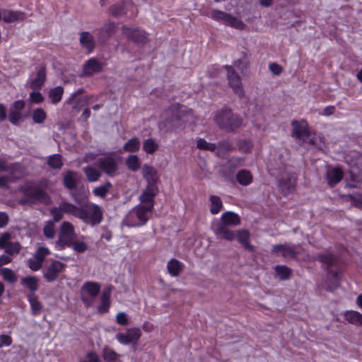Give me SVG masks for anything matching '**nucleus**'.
Returning a JSON list of instances; mask_svg holds the SVG:
<instances>
[{
  "label": "nucleus",
  "mask_w": 362,
  "mask_h": 362,
  "mask_svg": "<svg viewBox=\"0 0 362 362\" xmlns=\"http://www.w3.org/2000/svg\"><path fill=\"white\" fill-rule=\"evenodd\" d=\"M240 223V218L237 214L226 211L221 215L220 223L216 221L212 222L211 228L217 237L232 241L235 238V233L227 226H235Z\"/></svg>",
  "instance_id": "obj_1"
},
{
  "label": "nucleus",
  "mask_w": 362,
  "mask_h": 362,
  "mask_svg": "<svg viewBox=\"0 0 362 362\" xmlns=\"http://www.w3.org/2000/svg\"><path fill=\"white\" fill-rule=\"evenodd\" d=\"M152 206L139 204L134 207L123 219V225L127 227L144 226L149 219L152 213Z\"/></svg>",
  "instance_id": "obj_2"
},
{
  "label": "nucleus",
  "mask_w": 362,
  "mask_h": 362,
  "mask_svg": "<svg viewBox=\"0 0 362 362\" xmlns=\"http://www.w3.org/2000/svg\"><path fill=\"white\" fill-rule=\"evenodd\" d=\"M165 117L172 127H186L194 123V117L191 112H185L182 107L177 105L165 112Z\"/></svg>",
  "instance_id": "obj_3"
},
{
  "label": "nucleus",
  "mask_w": 362,
  "mask_h": 362,
  "mask_svg": "<svg viewBox=\"0 0 362 362\" xmlns=\"http://www.w3.org/2000/svg\"><path fill=\"white\" fill-rule=\"evenodd\" d=\"M214 119L219 127L230 130L238 128L242 124L240 118L236 115H233L228 110L217 112Z\"/></svg>",
  "instance_id": "obj_4"
},
{
  "label": "nucleus",
  "mask_w": 362,
  "mask_h": 362,
  "mask_svg": "<svg viewBox=\"0 0 362 362\" xmlns=\"http://www.w3.org/2000/svg\"><path fill=\"white\" fill-rule=\"evenodd\" d=\"M80 219L86 223L97 225L103 219V211L98 205L88 204L81 207Z\"/></svg>",
  "instance_id": "obj_5"
},
{
  "label": "nucleus",
  "mask_w": 362,
  "mask_h": 362,
  "mask_svg": "<svg viewBox=\"0 0 362 362\" xmlns=\"http://www.w3.org/2000/svg\"><path fill=\"white\" fill-rule=\"evenodd\" d=\"M76 238L74 227L69 222L65 221L61 226L59 239L56 243V248L62 250L65 245L70 246L76 240Z\"/></svg>",
  "instance_id": "obj_6"
},
{
  "label": "nucleus",
  "mask_w": 362,
  "mask_h": 362,
  "mask_svg": "<svg viewBox=\"0 0 362 362\" xmlns=\"http://www.w3.org/2000/svg\"><path fill=\"white\" fill-rule=\"evenodd\" d=\"M141 330L139 327H131L124 332H119L115 334V339L122 345L135 346L141 337Z\"/></svg>",
  "instance_id": "obj_7"
},
{
  "label": "nucleus",
  "mask_w": 362,
  "mask_h": 362,
  "mask_svg": "<svg viewBox=\"0 0 362 362\" xmlns=\"http://www.w3.org/2000/svg\"><path fill=\"white\" fill-rule=\"evenodd\" d=\"M5 171L9 173V176H0V187H5L9 180L19 178L23 173L18 165H8L0 158V172Z\"/></svg>",
  "instance_id": "obj_8"
},
{
  "label": "nucleus",
  "mask_w": 362,
  "mask_h": 362,
  "mask_svg": "<svg viewBox=\"0 0 362 362\" xmlns=\"http://www.w3.org/2000/svg\"><path fill=\"white\" fill-rule=\"evenodd\" d=\"M98 165L107 175L113 176L117 170V160L112 155H105L98 159Z\"/></svg>",
  "instance_id": "obj_9"
},
{
  "label": "nucleus",
  "mask_w": 362,
  "mask_h": 362,
  "mask_svg": "<svg viewBox=\"0 0 362 362\" xmlns=\"http://www.w3.org/2000/svg\"><path fill=\"white\" fill-rule=\"evenodd\" d=\"M66 265L57 260L52 261L42 272L43 277L48 282L55 281L59 274L62 272Z\"/></svg>",
  "instance_id": "obj_10"
},
{
  "label": "nucleus",
  "mask_w": 362,
  "mask_h": 362,
  "mask_svg": "<svg viewBox=\"0 0 362 362\" xmlns=\"http://www.w3.org/2000/svg\"><path fill=\"white\" fill-rule=\"evenodd\" d=\"M224 72L227 74L229 86L233 90L234 93L239 97L243 95V89L240 77L235 73L234 70L229 66L223 68Z\"/></svg>",
  "instance_id": "obj_11"
},
{
  "label": "nucleus",
  "mask_w": 362,
  "mask_h": 362,
  "mask_svg": "<svg viewBox=\"0 0 362 362\" xmlns=\"http://www.w3.org/2000/svg\"><path fill=\"white\" fill-rule=\"evenodd\" d=\"M25 107V103L22 100L15 101L10 107L8 119L14 125H19L23 121L22 110Z\"/></svg>",
  "instance_id": "obj_12"
},
{
  "label": "nucleus",
  "mask_w": 362,
  "mask_h": 362,
  "mask_svg": "<svg viewBox=\"0 0 362 362\" xmlns=\"http://www.w3.org/2000/svg\"><path fill=\"white\" fill-rule=\"evenodd\" d=\"M25 194L28 197L26 202H35L40 201L47 204L48 198L46 194L40 189L35 186H30L25 189Z\"/></svg>",
  "instance_id": "obj_13"
},
{
  "label": "nucleus",
  "mask_w": 362,
  "mask_h": 362,
  "mask_svg": "<svg viewBox=\"0 0 362 362\" xmlns=\"http://www.w3.org/2000/svg\"><path fill=\"white\" fill-rule=\"evenodd\" d=\"M158 192V187L156 185L150 184L146 186L141 194L139 196L140 204L144 206H152L153 209V199Z\"/></svg>",
  "instance_id": "obj_14"
},
{
  "label": "nucleus",
  "mask_w": 362,
  "mask_h": 362,
  "mask_svg": "<svg viewBox=\"0 0 362 362\" xmlns=\"http://www.w3.org/2000/svg\"><path fill=\"white\" fill-rule=\"evenodd\" d=\"M122 33L128 38L136 42L142 43L147 39L146 33L144 31L136 28L124 26L122 28Z\"/></svg>",
  "instance_id": "obj_15"
},
{
  "label": "nucleus",
  "mask_w": 362,
  "mask_h": 362,
  "mask_svg": "<svg viewBox=\"0 0 362 362\" xmlns=\"http://www.w3.org/2000/svg\"><path fill=\"white\" fill-rule=\"evenodd\" d=\"M293 134L298 139L304 140L309 136V125L303 120L292 122Z\"/></svg>",
  "instance_id": "obj_16"
},
{
  "label": "nucleus",
  "mask_w": 362,
  "mask_h": 362,
  "mask_svg": "<svg viewBox=\"0 0 362 362\" xmlns=\"http://www.w3.org/2000/svg\"><path fill=\"white\" fill-rule=\"evenodd\" d=\"M343 171L338 167L330 168L327 170L326 180L329 186L333 187L339 182L343 177Z\"/></svg>",
  "instance_id": "obj_17"
},
{
  "label": "nucleus",
  "mask_w": 362,
  "mask_h": 362,
  "mask_svg": "<svg viewBox=\"0 0 362 362\" xmlns=\"http://www.w3.org/2000/svg\"><path fill=\"white\" fill-rule=\"evenodd\" d=\"M46 79V72L45 68H40L36 74L31 78L28 82L29 87L33 90H39L44 85Z\"/></svg>",
  "instance_id": "obj_18"
},
{
  "label": "nucleus",
  "mask_w": 362,
  "mask_h": 362,
  "mask_svg": "<svg viewBox=\"0 0 362 362\" xmlns=\"http://www.w3.org/2000/svg\"><path fill=\"white\" fill-rule=\"evenodd\" d=\"M143 177L148 182V185H156L158 180L157 170L152 166L145 164L141 169Z\"/></svg>",
  "instance_id": "obj_19"
},
{
  "label": "nucleus",
  "mask_w": 362,
  "mask_h": 362,
  "mask_svg": "<svg viewBox=\"0 0 362 362\" xmlns=\"http://www.w3.org/2000/svg\"><path fill=\"white\" fill-rule=\"evenodd\" d=\"M100 290V286L95 282L88 281L83 284L81 288L83 295L87 294L92 298L98 296Z\"/></svg>",
  "instance_id": "obj_20"
},
{
  "label": "nucleus",
  "mask_w": 362,
  "mask_h": 362,
  "mask_svg": "<svg viewBox=\"0 0 362 362\" xmlns=\"http://www.w3.org/2000/svg\"><path fill=\"white\" fill-rule=\"evenodd\" d=\"M344 319L350 324L362 327V314L355 310H346L344 313Z\"/></svg>",
  "instance_id": "obj_21"
},
{
  "label": "nucleus",
  "mask_w": 362,
  "mask_h": 362,
  "mask_svg": "<svg viewBox=\"0 0 362 362\" xmlns=\"http://www.w3.org/2000/svg\"><path fill=\"white\" fill-rule=\"evenodd\" d=\"M102 69L101 64L95 59L92 58L86 62L83 67V72L86 75H93Z\"/></svg>",
  "instance_id": "obj_22"
},
{
  "label": "nucleus",
  "mask_w": 362,
  "mask_h": 362,
  "mask_svg": "<svg viewBox=\"0 0 362 362\" xmlns=\"http://www.w3.org/2000/svg\"><path fill=\"white\" fill-rule=\"evenodd\" d=\"M80 43L81 46L90 52L95 46L93 36L88 32H83L80 35Z\"/></svg>",
  "instance_id": "obj_23"
},
{
  "label": "nucleus",
  "mask_w": 362,
  "mask_h": 362,
  "mask_svg": "<svg viewBox=\"0 0 362 362\" xmlns=\"http://www.w3.org/2000/svg\"><path fill=\"white\" fill-rule=\"evenodd\" d=\"M110 291H104L100 297V303L98 307L100 313H105L109 310L110 305Z\"/></svg>",
  "instance_id": "obj_24"
},
{
  "label": "nucleus",
  "mask_w": 362,
  "mask_h": 362,
  "mask_svg": "<svg viewBox=\"0 0 362 362\" xmlns=\"http://www.w3.org/2000/svg\"><path fill=\"white\" fill-rule=\"evenodd\" d=\"M102 354L105 362H121L120 355L108 346L103 348Z\"/></svg>",
  "instance_id": "obj_25"
},
{
  "label": "nucleus",
  "mask_w": 362,
  "mask_h": 362,
  "mask_svg": "<svg viewBox=\"0 0 362 362\" xmlns=\"http://www.w3.org/2000/svg\"><path fill=\"white\" fill-rule=\"evenodd\" d=\"M79 180L78 175L73 171H68L64 174V183L69 189H74Z\"/></svg>",
  "instance_id": "obj_26"
},
{
  "label": "nucleus",
  "mask_w": 362,
  "mask_h": 362,
  "mask_svg": "<svg viewBox=\"0 0 362 362\" xmlns=\"http://www.w3.org/2000/svg\"><path fill=\"white\" fill-rule=\"evenodd\" d=\"M167 268L171 276H177L182 269V264L175 259H172L168 262Z\"/></svg>",
  "instance_id": "obj_27"
},
{
  "label": "nucleus",
  "mask_w": 362,
  "mask_h": 362,
  "mask_svg": "<svg viewBox=\"0 0 362 362\" xmlns=\"http://www.w3.org/2000/svg\"><path fill=\"white\" fill-rule=\"evenodd\" d=\"M236 179L240 185L244 186H247L252 182L250 172L246 170H240L236 175Z\"/></svg>",
  "instance_id": "obj_28"
},
{
  "label": "nucleus",
  "mask_w": 362,
  "mask_h": 362,
  "mask_svg": "<svg viewBox=\"0 0 362 362\" xmlns=\"http://www.w3.org/2000/svg\"><path fill=\"white\" fill-rule=\"evenodd\" d=\"M64 94V88L62 86H57L51 88L48 93V97L52 104H57L62 100Z\"/></svg>",
  "instance_id": "obj_29"
},
{
  "label": "nucleus",
  "mask_w": 362,
  "mask_h": 362,
  "mask_svg": "<svg viewBox=\"0 0 362 362\" xmlns=\"http://www.w3.org/2000/svg\"><path fill=\"white\" fill-rule=\"evenodd\" d=\"M210 212L212 214H217L223 208V203L219 197L211 195L209 198Z\"/></svg>",
  "instance_id": "obj_30"
},
{
  "label": "nucleus",
  "mask_w": 362,
  "mask_h": 362,
  "mask_svg": "<svg viewBox=\"0 0 362 362\" xmlns=\"http://www.w3.org/2000/svg\"><path fill=\"white\" fill-rule=\"evenodd\" d=\"M296 184V177L293 175H289L286 182L282 180L280 182L279 187L281 190L285 193H289L294 189Z\"/></svg>",
  "instance_id": "obj_31"
},
{
  "label": "nucleus",
  "mask_w": 362,
  "mask_h": 362,
  "mask_svg": "<svg viewBox=\"0 0 362 362\" xmlns=\"http://www.w3.org/2000/svg\"><path fill=\"white\" fill-rule=\"evenodd\" d=\"M140 141L136 137H133L128 140L123 146V150L126 152L135 153L140 148Z\"/></svg>",
  "instance_id": "obj_32"
},
{
  "label": "nucleus",
  "mask_w": 362,
  "mask_h": 362,
  "mask_svg": "<svg viewBox=\"0 0 362 362\" xmlns=\"http://www.w3.org/2000/svg\"><path fill=\"white\" fill-rule=\"evenodd\" d=\"M273 250L280 253L281 255L286 258L292 257L295 255L293 248L285 245H274L273 247Z\"/></svg>",
  "instance_id": "obj_33"
},
{
  "label": "nucleus",
  "mask_w": 362,
  "mask_h": 362,
  "mask_svg": "<svg viewBox=\"0 0 362 362\" xmlns=\"http://www.w3.org/2000/svg\"><path fill=\"white\" fill-rule=\"evenodd\" d=\"M61 209H63L64 213L71 214L80 218L81 214V208H78L66 202H63L61 204Z\"/></svg>",
  "instance_id": "obj_34"
},
{
  "label": "nucleus",
  "mask_w": 362,
  "mask_h": 362,
  "mask_svg": "<svg viewBox=\"0 0 362 362\" xmlns=\"http://www.w3.org/2000/svg\"><path fill=\"white\" fill-rule=\"evenodd\" d=\"M143 150L147 154L154 153L158 148V143L153 139H146L143 142Z\"/></svg>",
  "instance_id": "obj_35"
},
{
  "label": "nucleus",
  "mask_w": 362,
  "mask_h": 362,
  "mask_svg": "<svg viewBox=\"0 0 362 362\" xmlns=\"http://www.w3.org/2000/svg\"><path fill=\"white\" fill-rule=\"evenodd\" d=\"M21 284L31 291H35L38 288V279L35 276L23 277Z\"/></svg>",
  "instance_id": "obj_36"
},
{
  "label": "nucleus",
  "mask_w": 362,
  "mask_h": 362,
  "mask_svg": "<svg viewBox=\"0 0 362 362\" xmlns=\"http://www.w3.org/2000/svg\"><path fill=\"white\" fill-rule=\"evenodd\" d=\"M0 274L1 275L3 279L8 283L13 284L17 281V275L16 274L9 268H3L0 270Z\"/></svg>",
  "instance_id": "obj_37"
},
{
  "label": "nucleus",
  "mask_w": 362,
  "mask_h": 362,
  "mask_svg": "<svg viewBox=\"0 0 362 362\" xmlns=\"http://www.w3.org/2000/svg\"><path fill=\"white\" fill-rule=\"evenodd\" d=\"M83 171L88 180L91 182H96L100 176V173L92 166L83 168Z\"/></svg>",
  "instance_id": "obj_38"
},
{
  "label": "nucleus",
  "mask_w": 362,
  "mask_h": 362,
  "mask_svg": "<svg viewBox=\"0 0 362 362\" xmlns=\"http://www.w3.org/2000/svg\"><path fill=\"white\" fill-rule=\"evenodd\" d=\"M126 163L128 168L132 171H136L141 167L139 158L136 155H129L127 158Z\"/></svg>",
  "instance_id": "obj_39"
},
{
  "label": "nucleus",
  "mask_w": 362,
  "mask_h": 362,
  "mask_svg": "<svg viewBox=\"0 0 362 362\" xmlns=\"http://www.w3.org/2000/svg\"><path fill=\"white\" fill-rule=\"evenodd\" d=\"M249 233L246 230H239L235 234L238 242L243 245L245 247L252 249V246L249 243Z\"/></svg>",
  "instance_id": "obj_40"
},
{
  "label": "nucleus",
  "mask_w": 362,
  "mask_h": 362,
  "mask_svg": "<svg viewBox=\"0 0 362 362\" xmlns=\"http://www.w3.org/2000/svg\"><path fill=\"white\" fill-rule=\"evenodd\" d=\"M47 117V115L43 109L36 108L33 111L32 118L35 123L41 124Z\"/></svg>",
  "instance_id": "obj_41"
},
{
  "label": "nucleus",
  "mask_w": 362,
  "mask_h": 362,
  "mask_svg": "<svg viewBox=\"0 0 362 362\" xmlns=\"http://www.w3.org/2000/svg\"><path fill=\"white\" fill-rule=\"evenodd\" d=\"M28 301L30 303L33 313L34 315H38L40 313L42 305L38 301L37 297L34 295L28 296Z\"/></svg>",
  "instance_id": "obj_42"
},
{
  "label": "nucleus",
  "mask_w": 362,
  "mask_h": 362,
  "mask_svg": "<svg viewBox=\"0 0 362 362\" xmlns=\"http://www.w3.org/2000/svg\"><path fill=\"white\" fill-rule=\"evenodd\" d=\"M225 24L240 30H243L245 28V23L240 19L230 15H228Z\"/></svg>",
  "instance_id": "obj_43"
},
{
  "label": "nucleus",
  "mask_w": 362,
  "mask_h": 362,
  "mask_svg": "<svg viewBox=\"0 0 362 362\" xmlns=\"http://www.w3.org/2000/svg\"><path fill=\"white\" fill-rule=\"evenodd\" d=\"M48 165L52 168L60 169L62 166L61 156L59 154H54L49 156L48 159Z\"/></svg>",
  "instance_id": "obj_44"
},
{
  "label": "nucleus",
  "mask_w": 362,
  "mask_h": 362,
  "mask_svg": "<svg viewBox=\"0 0 362 362\" xmlns=\"http://www.w3.org/2000/svg\"><path fill=\"white\" fill-rule=\"evenodd\" d=\"M111 187V184L110 182H106L105 184L100 185L98 187H95L93 189V194L94 195L99 197H104L109 189Z\"/></svg>",
  "instance_id": "obj_45"
},
{
  "label": "nucleus",
  "mask_w": 362,
  "mask_h": 362,
  "mask_svg": "<svg viewBox=\"0 0 362 362\" xmlns=\"http://www.w3.org/2000/svg\"><path fill=\"white\" fill-rule=\"evenodd\" d=\"M197 148L202 150H209V151H216L217 149V146L214 144L208 143L204 139H199L197 142Z\"/></svg>",
  "instance_id": "obj_46"
},
{
  "label": "nucleus",
  "mask_w": 362,
  "mask_h": 362,
  "mask_svg": "<svg viewBox=\"0 0 362 362\" xmlns=\"http://www.w3.org/2000/svg\"><path fill=\"white\" fill-rule=\"evenodd\" d=\"M275 271L279 278L283 280L288 279L291 274V270L285 266H276Z\"/></svg>",
  "instance_id": "obj_47"
},
{
  "label": "nucleus",
  "mask_w": 362,
  "mask_h": 362,
  "mask_svg": "<svg viewBox=\"0 0 362 362\" xmlns=\"http://www.w3.org/2000/svg\"><path fill=\"white\" fill-rule=\"evenodd\" d=\"M228 16V14H227L225 12L218 11V10H213L211 13V17L218 21H221L224 24L226 21H227V18Z\"/></svg>",
  "instance_id": "obj_48"
},
{
  "label": "nucleus",
  "mask_w": 362,
  "mask_h": 362,
  "mask_svg": "<svg viewBox=\"0 0 362 362\" xmlns=\"http://www.w3.org/2000/svg\"><path fill=\"white\" fill-rule=\"evenodd\" d=\"M44 235L48 238H54L55 235L54 224L52 221H47L44 226Z\"/></svg>",
  "instance_id": "obj_49"
},
{
  "label": "nucleus",
  "mask_w": 362,
  "mask_h": 362,
  "mask_svg": "<svg viewBox=\"0 0 362 362\" xmlns=\"http://www.w3.org/2000/svg\"><path fill=\"white\" fill-rule=\"evenodd\" d=\"M88 100L89 98L88 96L76 97L74 102L69 104L72 105L74 109H80L81 107L88 103Z\"/></svg>",
  "instance_id": "obj_50"
},
{
  "label": "nucleus",
  "mask_w": 362,
  "mask_h": 362,
  "mask_svg": "<svg viewBox=\"0 0 362 362\" xmlns=\"http://www.w3.org/2000/svg\"><path fill=\"white\" fill-rule=\"evenodd\" d=\"M49 252H50L48 248L45 247H39L36 250L34 257L35 259H37L43 263L45 258L49 254Z\"/></svg>",
  "instance_id": "obj_51"
},
{
  "label": "nucleus",
  "mask_w": 362,
  "mask_h": 362,
  "mask_svg": "<svg viewBox=\"0 0 362 362\" xmlns=\"http://www.w3.org/2000/svg\"><path fill=\"white\" fill-rule=\"evenodd\" d=\"M79 362H100V360L95 352L89 351L80 358Z\"/></svg>",
  "instance_id": "obj_52"
},
{
  "label": "nucleus",
  "mask_w": 362,
  "mask_h": 362,
  "mask_svg": "<svg viewBox=\"0 0 362 362\" xmlns=\"http://www.w3.org/2000/svg\"><path fill=\"white\" fill-rule=\"evenodd\" d=\"M310 143L319 149H322L325 146L324 139L320 135H315L310 140Z\"/></svg>",
  "instance_id": "obj_53"
},
{
  "label": "nucleus",
  "mask_w": 362,
  "mask_h": 362,
  "mask_svg": "<svg viewBox=\"0 0 362 362\" xmlns=\"http://www.w3.org/2000/svg\"><path fill=\"white\" fill-rule=\"evenodd\" d=\"M349 198L354 206L362 209V193L349 195Z\"/></svg>",
  "instance_id": "obj_54"
},
{
  "label": "nucleus",
  "mask_w": 362,
  "mask_h": 362,
  "mask_svg": "<svg viewBox=\"0 0 362 362\" xmlns=\"http://www.w3.org/2000/svg\"><path fill=\"white\" fill-rule=\"evenodd\" d=\"M28 264L31 270L38 271L42 267V262L33 257L28 260Z\"/></svg>",
  "instance_id": "obj_55"
},
{
  "label": "nucleus",
  "mask_w": 362,
  "mask_h": 362,
  "mask_svg": "<svg viewBox=\"0 0 362 362\" xmlns=\"http://www.w3.org/2000/svg\"><path fill=\"white\" fill-rule=\"evenodd\" d=\"M30 100L31 103L39 104L43 102L44 97L39 91H33L30 94Z\"/></svg>",
  "instance_id": "obj_56"
},
{
  "label": "nucleus",
  "mask_w": 362,
  "mask_h": 362,
  "mask_svg": "<svg viewBox=\"0 0 362 362\" xmlns=\"http://www.w3.org/2000/svg\"><path fill=\"white\" fill-rule=\"evenodd\" d=\"M21 249V246L18 243H11L6 248L5 252L10 255L14 253H18Z\"/></svg>",
  "instance_id": "obj_57"
},
{
  "label": "nucleus",
  "mask_w": 362,
  "mask_h": 362,
  "mask_svg": "<svg viewBox=\"0 0 362 362\" xmlns=\"http://www.w3.org/2000/svg\"><path fill=\"white\" fill-rule=\"evenodd\" d=\"M73 245L74 250L77 252H83L87 250V245L83 241H76L71 244Z\"/></svg>",
  "instance_id": "obj_58"
},
{
  "label": "nucleus",
  "mask_w": 362,
  "mask_h": 362,
  "mask_svg": "<svg viewBox=\"0 0 362 362\" xmlns=\"http://www.w3.org/2000/svg\"><path fill=\"white\" fill-rule=\"evenodd\" d=\"M116 321L120 325H129V320L127 315L124 312H120L116 315Z\"/></svg>",
  "instance_id": "obj_59"
},
{
  "label": "nucleus",
  "mask_w": 362,
  "mask_h": 362,
  "mask_svg": "<svg viewBox=\"0 0 362 362\" xmlns=\"http://www.w3.org/2000/svg\"><path fill=\"white\" fill-rule=\"evenodd\" d=\"M319 259L322 262L327 265H331L334 261V257L329 253L320 255Z\"/></svg>",
  "instance_id": "obj_60"
},
{
  "label": "nucleus",
  "mask_w": 362,
  "mask_h": 362,
  "mask_svg": "<svg viewBox=\"0 0 362 362\" xmlns=\"http://www.w3.org/2000/svg\"><path fill=\"white\" fill-rule=\"evenodd\" d=\"M11 235L9 233H4L0 237V247L5 250V248L11 243Z\"/></svg>",
  "instance_id": "obj_61"
},
{
  "label": "nucleus",
  "mask_w": 362,
  "mask_h": 362,
  "mask_svg": "<svg viewBox=\"0 0 362 362\" xmlns=\"http://www.w3.org/2000/svg\"><path fill=\"white\" fill-rule=\"evenodd\" d=\"M63 209H61V205L51 210V214L53 216L55 221H59L63 216Z\"/></svg>",
  "instance_id": "obj_62"
},
{
  "label": "nucleus",
  "mask_w": 362,
  "mask_h": 362,
  "mask_svg": "<svg viewBox=\"0 0 362 362\" xmlns=\"http://www.w3.org/2000/svg\"><path fill=\"white\" fill-rule=\"evenodd\" d=\"M12 344V339L10 336L6 334L0 335V348L9 346Z\"/></svg>",
  "instance_id": "obj_63"
},
{
  "label": "nucleus",
  "mask_w": 362,
  "mask_h": 362,
  "mask_svg": "<svg viewBox=\"0 0 362 362\" xmlns=\"http://www.w3.org/2000/svg\"><path fill=\"white\" fill-rule=\"evenodd\" d=\"M252 145L250 141H243L239 144L240 149L243 152H248L252 149Z\"/></svg>",
  "instance_id": "obj_64"
}]
</instances>
